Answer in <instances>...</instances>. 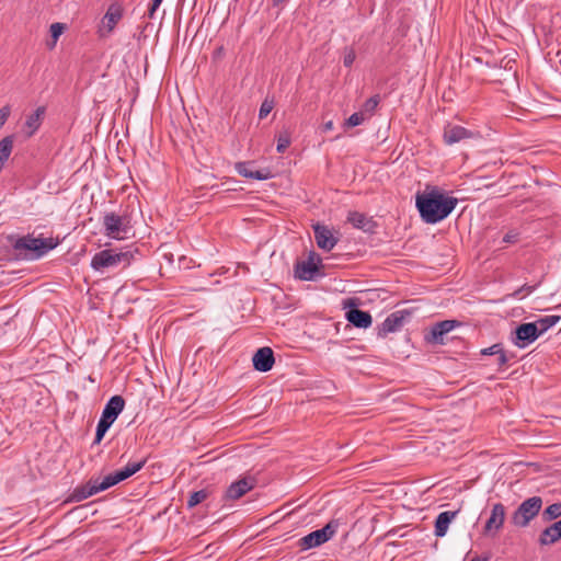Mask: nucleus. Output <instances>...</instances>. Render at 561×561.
<instances>
[{
    "instance_id": "1",
    "label": "nucleus",
    "mask_w": 561,
    "mask_h": 561,
    "mask_svg": "<svg viewBox=\"0 0 561 561\" xmlns=\"http://www.w3.org/2000/svg\"><path fill=\"white\" fill-rule=\"evenodd\" d=\"M416 208L426 224H437L447 218L458 204L456 197L445 196L437 188L417 193Z\"/></svg>"
},
{
    "instance_id": "2",
    "label": "nucleus",
    "mask_w": 561,
    "mask_h": 561,
    "mask_svg": "<svg viewBox=\"0 0 561 561\" xmlns=\"http://www.w3.org/2000/svg\"><path fill=\"white\" fill-rule=\"evenodd\" d=\"M9 241L21 260H37L58 245L54 238H35L32 234L9 237Z\"/></svg>"
},
{
    "instance_id": "3",
    "label": "nucleus",
    "mask_w": 561,
    "mask_h": 561,
    "mask_svg": "<svg viewBox=\"0 0 561 561\" xmlns=\"http://www.w3.org/2000/svg\"><path fill=\"white\" fill-rule=\"evenodd\" d=\"M134 255L130 251H115L112 249L102 250L95 253L91 260V267L95 271H103L108 267L122 265L126 267L130 264Z\"/></svg>"
},
{
    "instance_id": "4",
    "label": "nucleus",
    "mask_w": 561,
    "mask_h": 561,
    "mask_svg": "<svg viewBox=\"0 0 561 561\" xmlns=\"http://www.w3.org/2000/svg\"><path fill=\"white\" fill-rule=\"evenodd\" d=\"M542 503L543 502L540 496L526 499L512 514L511 523L518 528L527 527L541 511Z\"/></svg>"
},
{
    "instance_id": "5",
    "label": "nucleus",
    "mask_w": 561,
    "mask_h": 561,
    "mask_svg": "<svg viewBox=\"0 0 561 561\" xmlns=\"http://www.w3.org/2000/svg\"><path fill=\"white\" fill-rule=\"evenodd\" d=\"M339 525V520L332 519L321 529L304 536L298 542L300 550L306 551L325 543L336 534Z\"/></svg>"
},
{
    "instance_id": "6",
    "label": "nucleus",
    "mask_w": 561,
    "mask_h": 561,
    "mask_svg": "<svg viewBox=\"0 0 561 561\" xmlns=\"http://www.w3.org/2000/svg\"><path fill=\"white\" fill-rule=\"evenodd\" d=\"M117 483L118 482L113 473L107 474L102 480L99 478L90 479L85 484L75 489L72 497L73 500L80 502L99 492L105 491Z\"/></svg>"
},
{
    "instance_id": "7",
    "label": "nucleus",
    "mask_w": 561,
    "mask_h": 561,
    "mask_svg": "<svg viewBox=\"0 0 561 561\" xmlns=\"http://www.w3.org/2000/svg\"><path fill=\"white\" fill-rule=\"evenodd\" d=\"M117 483L118 482L113 473L107 474L102 480L99 478L90 479L85 484L75 489L72 497L73 500L80 502L99 492L105 491Z\"/></svg>"
},
{
    "instance_id": "8",
    "label": "nucleus",
    "mask_w": 561,
    "mask_h": 561,
    "mask_svg": "<svg viewBox=\"0 0 561 561\" xmlns=\"http://www.w3.org/2000/svg\"><path fill=\"white\" fill-rule=\"evenodd\" d=\"M103 227L107 237L117 240L126 238L130 229L128 218L113 211L104 215Z\"/></svg>"
},
{
    "instance_id": "9",
    "label": "nucleus",
    "mask_w": 561,
    "mask_h": 561,
    "mask_svg": "<svg viewBox=\"0 0 561 561\" xmlns=\"http://www.w3.org/2000/svg\"><path fill=\"white\" fill-rule=\"evenodd\" d=\"M320 263L321 257L316 252H310L307 260L295 263V277L301 280H316L321 276Z\"/></svg>"
},
{
    "instance_id": "10",
    "label": "nucleus",
    "mask_w": 561,
    "mask_h": 561,
    "mask_svg": "<svg viewBox=\"0 0 561 561\" xmlns=\"http://www.w3.org/2000/svg\"><path fill=\"white\" fill-rule=\"evenodd\" d=\"M539 331L535 322L519 324L512 334L511 341L519 348H525L539 337Z\"/></svg>"
},
{
    "instance_id": "11",
    "label": "nucleus",
    "mask_w": 561,
    "mask_h": 561,
    "mask_svg": "<svg viewBox=\"0 0 561 561\" xmlns=\"http://www.w3.org/2000/svg\"><path fill=\"white\" fill-rule=\"evenodd\" d=\"M410 313L404 310H398L390 313L380 324L377 325V335L386 337L389 333L398 332L404 324L405 316Z\"/></svg>"
},
{
    "instance_id": "12",
    "label": "nucleus",
    "mask_w": 561,
    "mask_h": 561,
    "mask_svg": "<svg viewBox=\"0 0 561 561\" xmlns=\"http://www.w3.org/2000/svg\"><path fill=\"white\" fill-rule=\"evenodd\" d=\"M506 517V508L502 503L492 505L490 517L486 519L483 527L484 535L497 534L504 525Z\"/></svg>"
},
{
    "instance_id": "13",
    "label": "nucleus",
    "mask_w": 561,
    "mask_h": 561,
    "mask_svg": "<svg viewBox=\"0 0 561 561\" xmlns=\"http://www.w3.org/2000/svg\"><path fill=\"white\" fill-rule=\"evenodd\" d=\"M124 407L125 399L122 396L116 394L111 397L102 411L100 420L112 425L124 410Z\"/></svg>"
},
{
    "instance_id": "14",
    "label": "nucleus",
    "mask_w": 561,
    "mask_h": 561,
    "mask_svg": "<svg viewBox=\"0 0 561 561\" xmlns=\"http://www.w3.org/2000/svg\"><path fill=\"white\" fill-rule=\"evenodd\" d=\"M476 136L470 129H467L460 125L447 124L444 127L443 139L447 145H454L465 139H470Z\"/></svg>"
},
{
    "instance_id": "15",
    "label": "nucleus",
    "mask_w": 561,
    "mask_h": 561,
    "mask_svg": "<svg viewBox=\"0 0 561 561\" xmlns=\"http://www.w3.org/2000/svg\"><path fill=\"white\" fill-rule=\"evenodd\" d=\"M459 325L457 320H444L435 323L428 336H426V341L433 344H445L444 336L453 331L456 327Z\"/></svg>"
},
{
    "instance_id": "16",
    "label": "nucleus",
    "mask_w": 561,
    "mask_h": 561,
    "mask_svg": "<svg viewBox=\"0 0 561 561\" xmlns=\"http://www.w3.org/2000/svg\"><path fill=\"white\" fill-rule=\"evenodd\" d=\"M254 162L245 161V162H237L236 171L243 178L253 179V180H268L273 178V173L268 168H263L260 170H254Z\"/></svg>"
},
{
    "instance_id": "17",
    "label": "nucleus",
    "mask_w": 561,
    "mask_h": 561,
    "mask_svg": "<svg viewBox=\"0 0 561 561\" xmlns=\"http://www.w3.org/2000/svg\"><path fill=\"white\" fill-rule=\"evenodd\" d=\"M123 12H124L123 7L119 3H117V2L112 3L107 8L106 13L104 14V16L101 20L100 32H106V33L112 32L115 28V26L117 25V23L122 20Z\"/></svg>"
},
{
    "instance_id": "18",
    "label": "nucleus",
    "mask_w": 561,
    "mask_h": 561,
    "mask_svg": "<svg viewBox=\"0 0 561 561\" xmlns=\"http://www.w3.org/2000/svg\"><path fill=\"white\" fill-rule=\"evenodd\" d=\"M252 363L257 371H270L275 363L273 350L267 346L259 348L252 357Z\"/></svg>"
},
{
    "instance_id": "19",
    "label": "nucleus",
    "mask_w": 561,
    "mask_h": 561,
    "mask_svg": "<svg viewBox=\"0 0 561 561\" xmlns=\"http://www.w3.org/2000/svg\"><path fill=\"white\" fill-rule=\"evenodd\" d=\"M313 231L317 245L321 250L329 252L336 245L337 239L327 226L317 224L313 226Z\"/></svg>"
},
{
    "instance_id": "20",
    "label": "nucleus",
    "mask_w": 561,
    "mask_h": 561,
    "mask_svg": "<svg viewBox=\"0 0 561 561\" xmlns=\"http://www.w3.org/2000/svg\"><path fill=\"white\" fill-rule=\"evenodd\" d=\"M254 488V480L252 478H242L232 482L225 493V500L236 501L242 497L245 493Z\"/></svg>"
},
{
    "instance_id": "21",
    "label": "nucleus",
    "mask_w": 561,
    "mask_h": 561,
    "mask_svg": "<svg viewBox=\"0 0 561 561\" xmlns=\"http://www.w3.org/2000/svg\"><path fill=\"white\" fill-rule=\"evenodd\" d=\"M347 221L356 229L363 230L364 232L374 233L377 228V222L373 217L359 211H350L347 215Z\"/></svg>"
},
{
    "instance_id": "22",
    "label": "nucleus",
    "mask_w": 561,
    "mask_h": 561,
    "mask_svg": "<svg viewBox=\"0 0 561 561\" xmlns=\"http://www.w3.org/2000/svg\"><path fill=\"white\" fill-rule=\"evenodd\" d=\"M346 319L350 323L359 329H367L373 322L370 313L360 309L348 310L346 312Z\"/></svg>"
},
{
    "instance_id": "23",
    "label": "nucleus",
    "mask_w": 561,
    "mask_h": 561,
    "mask_svg": "<svg viewBox=\"0 0 561 561\" xmlns=\"http://www.w3.org/2000/svg\"><path fill=\"white\" fill-rule=\"evenodd\" d=\"M559 539H561V519L554 522L541 531L539 543L541 546H550L556 543Z\"/></svg>"
},
{
    "instance_id": "24",
    "label": "nucleus",
    "mask_w": 561,
    "mask_h": 561,
    "mask_svg": "<svg viewBox=\"0 0 561 561\" xmlns=\"http://www.w3.org/2000/svg\"><path fill=\"white\" fill-rule=\"evenodd\" d=\"M458 511H445L437 515L435 519V530L434 534L436 537H444L448 530L449 524L456 517Z\"/></svg>"
},
{
    "instance_id": "25",
    "label": "nucleus",
    "mask_w": 561,
    "mask_h": 561,
    "mask_svg": "<svg viewBox=\"0 0 561 561\" xmlns=\"http://www.w3.org/2000/svg\"><path fill=\"white\" fill-rule=\"evenodd\" d=\"M13 136H7L0 140V171L3 169L4 163L9 159L13 149Z\"/></svg>"
},
{
    "instance_id": "26",
    "label": "nucleus",
    "mask_w": 561,
    "mask_h": 561,
    "mask_svg": "<svg viewBox=\"0 0 561 561\" xmlns=\"http://www.w3.org/2000/svg\"><path fill=\"white\" fill-rule=\"evenodd\" d=\"M560 316H546L535 321V324H537V330L539 331V335L543 334L546 331H548L550 328L556 325L560 321Z\"/></svg>"
},
{
    "instance_id": "27",
    "label": "nucleus",
    "mask_w": 561,
    "mask_h": 561,
    "mask_svg": "<svg viewBox=\"0 0 561 561\" xmlns=\"http://www.w3.org/2000/svg\"><path fill=\"white\" fill-rule=\"evenodd\" d=\"M44 113V107H37L36 111L26 118L25 125L31 129L30 134H33L41 126V118Z\"/></svg>"
},
{
    "instance_id": "28",
    "label": "nucleus",
    "mask_w": 561,
    "mask_h": 561,
    "mask_svg": "<svg viewBox=\"0 0 561 561\" xmlns=\"http://www.w3.org/2000/svg\"><path fill=\"white\" fill-rule=\"evenodd\" d=\"M561 516V503H553L545 508L541 514V518L543 522H551Z\"/></svg>"
},
{
    "instance_id": "29",
    "label": "nucleus",
    "mask_w": 561,
    "mask_h": 561,
    "mask_svg": "<svg viewBox=\"0 0 561 561\" xmlns=\"http://www.w3.org/2000/svg\"><path fill=\"white\" fill-rule=\"evenodd\" d=\"M208 496V492L206 490H198L193 492L187 500V507L193 508L199 503L204 502Z\"/></svg>"
},
{
    "instance_id": "30",
    "label": "nucleus",
    "mask_w": 561,
    "mask_h": 561,
    "mask_svg": "<svg viewBox=\"0 0 561 561\" xmlns=\"http://www.w3.org/2000/svg\"><path fill=\"white\" fill-rule=\"evenodd\" d=\"M111 426L106 422L99 420L93 444H100Z\"/></svg>"
},
{
    "instance_id": "31",
    "label": "nucleus",
    "mask_w": 561,
    "mask_h": 561,
    "mask_svg": "<svg viewBox=\"0 0 561 561\" xmlns=\"http://www.w3.org/2000/svg\"><path fill=\"white\" fill-rule=\"evenodd\" d=\"M289 145H290L289 134L287 131L280 133L277 136V147H276L277 152H279V153L285 152V150L289 147Z\"/></svg>"
},
{
    "instance_id": "32",
    "label": "nucleus",
    "mask_w": 561,
    "mask_h": 561,
    "mask_svg": "<svg viewBox=\"0 0 561 561\" xmlns=\"http://www.w3.org/2000/svg\"><path fill=\"white\" fill-rule=\"evenodd\" d=\"M365 121L363 113H354L352 114L344 123L346 128L356 127Z\"/></svg>"
},
{
    "instance_id": "33",
    "label": "nucleus",
    "mask_w": 561,
    "mask_h": 561,
    "mask_svg": "<svg viewBox=\"0 0 561 561\" xmlns=\"http://www.w3.org/2000/svg\"><path fill=\"white\" fill-rule=\"evenodd\" d=\"M146 465V459H141L139 461L128 462L124 468L128 472V474L134 476L136 472L140 471Z\"/></svg>"
},
{
    "instance_id": "34",
    "label": "nucleus",
    "mask_w": 561,
    "mask_h": 561,
    "mask_svg": "<svg viewBox=\"0 0 561 561\" xmlns=\"http://www.w3.org/2000/svg\"><path fill=\"white\" fill-rule=\"evenodd\" d=\"M378 104H379V95H374V96L369 98L368 100H366V102L364 103L363 110L365 112H368L371 114V113H374V111L376 110Z\"/></svg>"
},
{
    "instance_id": "35",
    "label": "nucleus",
    "mask_w": 561,
    "mask_h": 561,
    "mask_svg": "<svg viewBox=\"0 0 561 561\" xmlns=\"http://www.w3.org/2000/svg\"><path fill=\"white\" fill-rule=\"evenodd\" d=\"M273 110V102L265 100L260 107L259 117L260 119L266 117Z\"/></svg>"
},
{
    "instance_id": "36",
    "label": "nucleus",
    "mask_w": 561,
    "mask_h": 561,
    "mask_svg": "<svg viewBox=\"0 0 561 561\" xmlns=\"http://www.w3.org/2000/svg\"><path fill=\"white\" fill-rule=\"evenodd\" d=\"M536 288H537V285H533V286L524 285L519 289H517L513 294V296L514 297H525V296L531 294Z\"/></svg>"
},
{
    "instance_id": "37",
    "label": "nucleus",
    "mask_w": 561,
    "mask_h": 561,
    "mask_svg": "<svg viewBox=\"0 0 561 561\" xmlns=\"http://www.w3.org/2000/svg\"><path fill=\"white\" fill-rule=\"evenodd\" d=\"M356 58L355 51L352 48L345 49L343 64L345 67H351Z\"/></svg>"
},
{
    "instance_id": "38",
    "label": "nucleus",
    "mask_w": 561,
    "mask_h": 561,
    "mask_svg": "<svg viewBox=\"0 0 561 561\" xmlns=\"http://www.w3.org/2000/svg\"><path fill=\"white\" fill-rule=\"evenodd\" d=\"M66 31V24L65 23H53L49 27V35H61Z\"/></svg>"
},
{
    "instance_id": "39",
    "label": "nucleus",
    "mask_w": 561,
    "mask_h": 561,
    "mask_svg": "<svg viewBox=\"0 0 561 561\" xmlns=\"http://www.w3.org/2000/svg\"><path fill=\"white\" fill-rule=\"evenodd\" d=\"M519 240V232L517 230H510L503 237V242L505 243H516Z\"/></svg>"
},
{
    "instance_id": "40",
    "label": "nucleus",
    "mask_w": 561,
    "mask_h": 561,
    "mask_svg": "<svg viewBox=\"0 0 561 561\" xmlns=\"http://www.w3.org/2000/svg\"><path fill=\"white\" fill-rule=\"evenodd\" d=\"M501 350H502L501 344H493L490 347L483 348L481 351V354L482 355H497L499 353H501Z\"/></svg>"
},
{
    "instance_id": "41",
    "label": "nucleus",
    "mask_w": 561,
    "mask_h": 561,
    "mask_svg": "<svg viewBox=\"0 0 561 561\" xmlns=\"http://www.w3.org/2000/svg\"><path fill=\"white\" fill-rule=\"evenodd\" d=\"M11 113L9 105H4L0 108V127L5 124Z\"/></svg>"
},
{
    "instance_id": "42",
    "label": "nucleus",
    "mask_w": 561,
    "mask_h": 561,
    "mask_svg": "<svg viewBox=\"0 0 561 561\" xmlns=\"http://www.w3.org/2000/svg\"><path fill=\"white\" fill-rule=\"evenodd\" d=\"M113 474L116 478L118 483L130 477V474H128V472L125 470V468L113 472Z\"/></svg>"
},
{
    "instance_id": "43",
    "label": "nucleus",
    "mask_w": 561,
    "mask_h": 561,
    "mask_svg": "<svg viewBox=\"0 0 561 561\" xmlns=\"http://www.w3.org/2000/svg\"><path fill=\"white\" fill-rule=\"evenodd\" d=\"M163 0H151V4H150V8H149V18H152L156 10L160 7V4L162 3Z\"/></svg>"
},
{
    "instance_id": "44",
    "label": "nucleus",
    "mask_w": 561,
    "mask_h": 561,
    "mask_svg": "<svg viewBox=\"0 0 561 561\" xmlns=\"http://www.w3.org/2000/svg\"><path fill=\"white\" fill-rule=\"evenodd\" d=\"M59 37H49L46 42H45V46L48 50H53L56 45H57V41H58Z\"/></svg>"
},
{
    "instance_id": "45",
    "label": "nucleus",
    "mask_w": 561,
    "mask_h": 561,
    "mask_svg": "<svg viewBox=\"0 0 561 561\" xmlns=\"http://www.w3.org/2000/svg\"><path fill=\"white\" fill-rule=\"evenodd\" d=\"M499 355V358H497V364L500 367L506 365V363L508 362V358L505 354V352L503 351V348L501 350V353L497 354Z\"/></svg>"
},
{
    "instance_id": "46",
    "label": "nucleus",
    "mask_w": 561,
    "mask_h": 561,
    "mask_svg": "<svg viewBox=\"0 0 561 561\" xmlns=\"http://www.w3.org/2000/svg\"><path fill=\"white\" fill-rule=\"evenodd\" d=\"M542 38H543V41H540V39L538 38V41H537V42H538V45H539V46H543V45H545L546 47H549V46H550L549 39H550L551 37L545 36V37H542Z\"/></svg>"
},
{
    "instance_id": "47",
    "label": "nucleus",
    "mask_w": 561,
    "mask_h": 561,
    "mask_svg": "<svg viewBox=\"0 0 561 561\" xmlns=\"http://www.w3.org/2000/svg\"><path fill=\"white\" fill-rule=\"evenodd\" d=\"M222 55H224V47H222V46H219V47L215 50V53H214V57H215V58H219V57H221Z\"/></svg>"
},
{
    "instance_id": "48",
    "label": "nucleus",
    "mask_w": 561,
    "mask_h": 561,
    "mask_svg": "<svg viewBox=\"0 0 561 561\" xmlns=\"http://www.w3.org/2000/svg\"><path fill=\"white\" fill-rule=\"evenodd\" d=\"M331 129H333V122L329 121L323 125V131H329Z\"/></svg>"
},
{
    "instance_id": "49",
    "label": "nucleus",
    "mask_w": 561,
    "mask_h": 561,
    "mask_svg": "<svg viewBox=\"0 0 561 561\" xmlns=\"http://www.w3.org/2000/svg\"><path fill=\"white\" fill-rule=\"evenodd\" d=\"M473 51H474V54H473V59H474V61L482 64V62H483L482 57H481V56H479V55H476V49H474Z\"/></svg>"
},
{
    "instance_id": "50",
    "label": "nucleus",
    "mask_w": 561,
    "mask_h": 561,
    "mask_svg": "<svg viewBox=\"0 0 561 561\" xmlns=\"http://www.w3.org/2000/svg\"><path fill=\"white\" fill-rule=\"evenodd\" d=\"M471 561H489V557H476Z\"/></svg>"
}]
</instances>
